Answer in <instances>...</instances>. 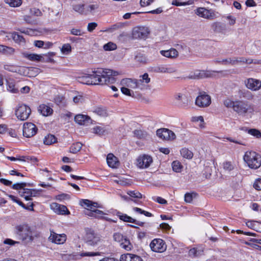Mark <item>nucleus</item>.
<instances>
[{
	"label": "nucleus",
	"instance_id": "26",
	"mask_svg": "<svg viewBox=\"0 0 261 261\" xmlns=\"http://www.w3.org/2000/svg\"><path fill=\"white\" fill-rule=\"evenodd\" d=\"M194 0H172L171 4L175 6H185L193 4Z\"/></svg>",
	"mask_w": 261,
	"mask_h": 261
},
{
	"label": "nucleus",
	"instance_id": "42",
	"mask_svg": "<svg viewBox=\"0 0 261 261\" xmlns=\"http://www.w3.org/2000/svg\"><path fill=\"white\" fill-rule=\"evenodd\" d=\"M117 48V45L116 44L109 42L108 43L105 44L103 45V49L105 50H114Z\"/></svg>",
	"mask_w": 261,
	"mask_h": 261
},
{
	"label": "nucleus",
	"instance_id": "32",
	"mask_svg": "<svg viewBox=\"0 0 261 261\" xmlns=\"http://www.w3.org/2000/svg\"><path fill=\"white\" fill-rule=\"evenodd\" d=\"M93 133L97 134L98 135L101 136L105 134H107L109 132V130L107 128L104 127H101L100 126H96L93 128Z\"/></svg>",
	"mask_w": 261,
	"mask_h": 261
},
{
	"label": "nucleus",
	"instance_id": "6",
	"mask_svg": "<svg viewBox=\"0 0 261 261\" xmlns=\"http://www.w3.org/2000/svg\"><path fill=\"white\" fill-rule=\"evenodd\" d=\"M211 103V96L205 92H200L195 100V105L199 107H207Z\"/></svg>",
	"mask_w": 261,
	"mask_h": 261
},
{
	"label": "nucleus",
	"instance_id": "45",
	"mask_svg": "<svg viewBox=\"0 0 261 261\" xmlns=\"http://www.w3.org/2000/svg\"><path fill=\"white\" fill-rule=\"evenodd\" d=\"M73 10L79 13L80 14H83L84 12V4H76L73 6Z\"/></svg>",
	"mask_w": 261,
	"mask_h": 261
},
{
	"label": "nucleus",
	"instance_id": "56",
	"mask_svg": "<svg viewBox=\"0 0 261 261\" xmlns=\"http://www.w3.org/2000/svg\"><path fill=\"white\" fill-rule=\"evenodd\" d=\"M142 79L138 80V81H141V85H142V83L144 82L145 83L147 84L150 82V79L148 77V74L147 73H144L143 75L140 76Z\"/></svg>",
	"mask_w": 261,
	"mask_h": 261
},
{
	"label": "nucleus",
	"instance_id": "64",
	"mask_svg": "<svg viewBox=\"0 0 261 261\" xmlns=\"http://www.w3.org/2000/svg\"><path fill=\"white\" fill-rule=\"evenodd\" d=\"M97 26L96 22L89 23L87 27V30L89 32H92Z\"/></svg>",
	"mask_w": 261,
	"mask_h": 261
},
{
	"label": "nucleus",
	"instance_id": "9",
	"mask_svg": "<svg viewBox=\"0 0 261 261\" xmlns=\"http://www.w3.org/2000/svg\"><path fill=\"white\" fill-rule=\"evenodd\" d=\"M100 241V236L92 230H89L86 233V243L90 246H95Z\"/></svg>",
	"mask_w": 261,
	"mask_h": 261
},
{
	"label": "nucleus",
	"instance_id": "14",
	"mask_svg": "<svg viewBox=\"0 0 261 261\" xmlns=\"http://www.w3.org/2000/svg\"><path fill=\"white\" fill-rule=\"evenodd\" d=\"M121 84L123 86L133 89L139 88H141V81H138V80L136 79L126 78L121 80Z\"/></svg>",
	"mask_w": 261,
	"mask_h": 261
},
{
	"label": "nucleus",
	"instance_id": "31",
	"mask_svg": "<svg viewBox=\"0 0 261 261\" xmlns=\"http://www.w3.org/2000/svg\"><path fill=\"white\" fill-rule=\"evenodd\" d=\"M83 144L80 142L72 144L69 148V152L72 153H76L82 149Z\"/></svg>",
	"mask_w": 261,
	"mask_h": 261
},
{
	"label": "nucleus",
	"instance_id": "63",
	"mask_svg": "<svg viewBox=\"0 0 261 261\" xmlns=\"http://www.w3.org/2000/svg\"><path fill=\"white\" fill-rule=\"evenodd\" d=\"M226 18L229 20V25H233L236 23V18L235 17L229 15L227 16Z\"/></svg>",
	"mask_w": 261,
	"mask_h": 261
},
{
	"label": "nucleus",
	"instance_id": "41",
	"mask_svg": "<svg viewBox=\"0 0 261 261\" xmlns=\"http://www.w3.org/2000/svg\"><path fill=\"white\" fill-rule=\"evenodd\" d=\"M201 250H198L195 248H193L189 251V255L192 257L198 256L201 255Z\"/></svg>",
	"mask_w": 261,
	"mask_h": 261
},
{
	"label": "nucleus",
	"instance_id": "20",
	"mask_svg": "<svg viewBox=\"0 0 261 261\" xmlns=\"http://www.w3.org/2000/svg\"><path fill=\"white\" fill-rule=\"evenodd\" d=\"M107 162L108 166L113 168H116L119 165L118 159L112 153L107 155Z\"/></svg>",
	"mask_w": 261,
	"mask_h": 261
},
{
	"label": "nucleus",
	"instance_id": "54",
	"mask_svg": "<svg viewBox=\"0 0 261 261\" xmlns=\"http://www.w3.org/2000/svg\"><path fill=\"white\" fill-rule=\"evenodd\" d=\"M27 186V183H16L13 185L12 188L14 190H21Z\"/></svg>",
	"mask_w": 261,
	"mask_h": 261
},
{
	"label": "nucleus",
	"instance_id": "25",
	"mask_svg": "<svg viewBox=\"0 0 261 261\" xmlns=\"http://www.w3.org/2000/svg\"><path fill=\"white\" fill-rule=\"evenodd\" d=\"M238 93L240 98H244L250 100H252L254 97L251 92L245 89L239 90Z\"/></svg>",
	"mask_w": 261,
	"mask_h": 261
},
{
	"label": "nucleus",
	"instance_id": "40",
	"mask_svg": "<svg viewBox=\"0 0 261 261\" xmlns=\"http://www.w3.org/2000/svg\"><path fill=\"white\" fill-rule=\"evenodd\" d=\"M121 246L123 248L127 251L130 250L132 248V245L129 241L126 238H125L124 241L121 243Z\"/></svg>",
	"mask_w": 261,
	"mask_h": 261
},
{
	"label": "nucleus",
	"instance_id": "11",
	"mask_svg": "<svg viewBox=\"0 0 261 261\" xmlns=\"http://www.w3.org/2000/svg\"><path fill=\"white\" fill-rule=\"evenodd\" d=\"M50 234L48 237V240L54 243L62 244L66 240V236L65 234H57L53 230H50Z\"/></svg>",
	"mask_w": 261,
	"mask_h": 261
},
{
	"label": "nucleus",
	"instance_id": "59",
	"mask_svg": "<svg viewBox=\"0 0 261 261\" xmlns=\"http://www.w3.org/2000/svg\"><path fill=\"white\" fill-rule=\"evenodd\" d=\"M98 8V5L97 4H91L88 5L86 9L87 11H90L91 13H93L95 10Z\"/></svg>",
	"mask_w": 261,
	"mask_h": 261
},
{
	"label": "nucleus",
	"instance_id": "28",
	"mask_svg": "<svg viewBox=\"0 0 261 261\" xmlns=\"http://www.w3.org/2000/svg\"><path fill=\"white\" fill-rule=\"evenodd\" d=\"M11 37L13 40L17 43L20 44H24L25 43V39L22 36L20 35L17 32H13L11 33Z\"/></svg>",
	"mask_w": 261,
	"mask_h": 261
},
{
	"label": "nucleus",
	"instance_id": "34",
	"mask_svg": "<svg viewBox=\"0 0 261 261\" xmlns=\"http://www.w3.org/2000/svg\"><path fill=\"white\" fill-rule=\"evenodd\" d=\"M57 141V138L55 136L49 134L45 137L44 139V143L45 145H49L56 142Z\"/></svg>",
	"mask_w": 261,
	"mask_h": 261
},
{
	"label": "nucleus",
	"instance_id": "30",
	"mask_svg": "<svg viewBox=\"0 0 261 261\" xmlns=\"http://www.w3.org/2000/svg\"><path fill=\"white\" fill-rule=\"evenodd\" d=\"M7 89L12 93H16L18 92V89L15 87V82L13 80L7 81Z\"/></svg>",
	"mask_w": 261,
	"mask_h": 261
},
{
	"label": "nucleus",
	"instance_id": "3",
	"mask_svg": "<svg viewBox=\"0 0 261 261\" xmlns=\"http://www.w3.org/2000/svg\"><path fill=\"white\" fill-rule=\"evenodd\" d=\"M243 160L251 169H257L261 166V155L255 151H246Z\"/></svg>",
	"mask_w": 261,
	"mask_h": 261
},
{
	"label": "nucleus",
	"instance_id": "15",
	"mask_svg": "<svg viewBox=\"0 0 261 261\" xmlns=\"http://www.w3.org/2000/svg\"><path fill=\"white\" fill-rule=\"evenodd\" d=\"M195 13L199 17L207 19H212L214 16V13L211 10H207L203 7L197 8L195 10Z\"/></svg>",
	"mask_w": 261,
	"mask_h": 261
},
{
	"label": "nucleus",
	"instance_id": "21",
	"mask_svg": "<svg viewBox=\"0 0 261 261\" xmlns=\"http://www.w3.org/2000/svg\"><path fill=\"white\" fill-rule=\"evenodd\" d=\"M91 111L100 117H107L108 115L106 108L102 106L94 107L92 108Z\"/></svg>",
	"mask_w": 261,
	"mask_h": 261
},
{
	"label": "nucleus",
	"instance_id": "52",
	"mask_svg": "<svg viewBox=\"0 0 261 261\" xmlns=\"http://www.w3.org/2000/svg\"><path fill=\"white\" fill-rule=\"evenodd\" d=\"M132 254L131 253H126L121 255L120 261H131Z\"/></svg>",
	"mask_w": 261,
	"mask_h": 261
},
{
	"label": "nucleus",
	"instance_id": "51",
	"mask_svg": "<svg viewBox=\"0 0 261 261\" xmlns=\"http://www.w3.org/2000/svg\"><path fill=\"white\" fill-rule=\"evenodd\" d=\"M223 104L226 107L228 108H232L233 109V106H234L235 102L227 98L224 100Z\"/></svg>",
	"mask_w": 261,
	"mask_h": 261
},
{
	"label": "nucleus",
	"instance_id": "18",
	"mask_svg": "<svg viewBox=\"0 0 261 261\" xmlns=\"http://www.w3.org/2000/svg\"><path fill=\"white\" fill-rule=\"evenodd\" d=\"M74 121L80 125H88L91 123V118L87 115L78 114L74 117Z\"/></svg>",
	"mask_w": 261,
	"mask_h": 261
},
{
	"label": "nucleus",
	"instance_id": "37",
	"mask_svg": "<svg viewBox=\"0 0 261 261\" xmlns=\"http://www.w3.org/2000/svg\"><path fill=\"white\" fill-rule=\"evenodd\" d=\"M172 167L174 171L176 172H180L182 166L179 161H174L172 163Z\"/></svg>",
	"mask_w": 261,
	"mask_h": 261
},
{
	"label": "nucleus",
	"instance_id": "36",
	"mask_svg": "<svg viewBox=\"0 0 261 261\" xmlns=\"http://www.w3.org/2000/svg\"><path fill=\"white\" fill-rule=\"evenodd\" d=\"M134 136L138 139H143L147 137V134L146 132L141 129H136L133 132Z\"/></svg>",
	"mask_w": 261,
	"mask_h": 261
},
{
	"label": "nucleus",
	"instance_id": "17",
	"mask_svg": "<svg viewBox=\"0 0 261 261\" xmlns=\"http://www.w3.org/2000/svg\"><path fill=\"white\" fill-rule=\"evenodd\" d=\"M176 105L180 108H185L188 106V99L184 94L177 93L175 95Z\"/></svg>",
	"mask_w": 261,
	"mask_h": 261
},
{
	"label": "nucleus",
	"instance_id": "53",
	"mask_svg": "<svg viewBox=\"0 0 261 261\" xmlns=\"http://www.w3.org/2000/svg\"><path fill=\"white\" fill-rule=\"evenodd\" d=\"M24 193H25V195L27 196L34 197L37 194V191L36 190L24 189Z\"/></svg>",
	"mask_w": 261,
	"mask_h": 261
},
{
	"label": "nucleus",
	"instance_id": "23",
	"mask_svg": "<svg viewBox=\"0 0 261 261\" xmlns=\"http://www.w3.org/2000/svg\"><path fill=\"white\" fill-rule=\"evenodd\" d=\"M38 111L44 116H48L52 114L53 109L49 106L45 105H40L38 109Z\"/></svg>",
	"mask_w": 261,
	"mask_h": 261
},
{
	"label": "nucleus",
	"instance_id": "50",
	"mask_svg": "<svg viewBox=\"0 0 261 261\" xmlns=\"http://www.w3.org/2000/svg\"><path fill=\"white\" fill-rule=\"evenodd\" d=\"M196 193H187L185 195V201L187 203H191L193 198V196H195Z\"/></svg>",
	"mask_w": 261,
	"mask_h": 261
},
{
	"label": "nucleus",
	"instance_id": "13",
	"mask_svg": "<svg viewBox=\"0 0 261 261\" xmlns=\"http://www.w3.org/2000/svg\"><path fill=\"white\" fill-rule=\"evenodd\" d=\"M152 162V158L149 155L144 154L139 156L137 159V166L140 168H147Z\"/></svg>",
	"mask_w": 261,
	"mask_h": 261
},
{
	"label": "nucleus",
	"instance_id": "33",
	"mask_svg": "<svg viewBox=\"0 0 261 261\" xmlns=\"http://www.w3.org/2000/svg\"><path fill=\"white\" fill-rule=\"evenodd\" d=\"M241 129L245 131H247L248 134L255 137L257 138H259L261 137V132L258 129L255 128H251L248 129L247 128H242Z\"/></svg>",
	"mask_w": 261,
	"mask_h": 261
},
{
	"label": "nucleus",
	"instance_id": "62",
	"mask_svg": "<svg viewBox=\"0 0 261 261\" xmlns=\"http://www.w3.org/2000/svg\"><path fill=\"white\" fill-rule=\"evenodd\" d=\"M4 69L7 71L13 72H17V70L14 66L13 65H5L4 67Z\"/></svg>",
	"mask_w": 261,
	"mask_h": 261
},
{
	"label": "nucleus",
	"instance_id": "35",
	"mask_svg": "<svg viewBox=\"0 0 261 261\" xmlns=\"http://www.w3.org/2000/svg\"><path fill=\"white\" fill-rule=\"evenodd\" d=\"M180 153L184 158L188 159H191L193 156V152L186 148L181 149Z\"/></svg>",
	"mask_w": 261,
	"mask_h": 261
},
{
	"label": "nucleus",
	"instance_id": "38",
	"mask_svg": "<svg viewBox=\"0 0 261 261\" xmlns=\"http://www.w3.org/2000/svg\"><path fill=\"white\" fill-rule=\"evenodd\" d=\"M6 3L13 7H19L21 4V0H5Z\"/></svg>",
	"mask_w": 261,
	"mask_h": 261
},
{
	"label": "nucleus",
	"instance_id": "22",
	"mask_svg": "<svg viewBox=\"0 0 261 261\" xmlns=\"http://www.w3.org/2000/svg\"><path fill=\"white\" fill-rule=\"evenodd\" d=\"M23 57L30 61L36 62H41L42 59H43V57L42 55L29 54L28 53H23Z\"/></svg>",
	"mask_w": 261,
	"mask_h": 261
},
{
	"label": "nucleus",
	"instance_id": "29",
	"mask_svg": "<svg viewBox=\"0 0 261 261\" xmlns=\"http://www.w3.org/2000/svg\"><path fill=\"white\" fill-rule=\"evenodd\" d=\"M175 69L172 67H168L166 66L161 65L158 66L155 69L156 72L162 73H172L175 71Z\"/></svg>",
	"mask_w": 261,
	"mask_h": 261
},
{
	"label": "nucleus",
	"instance_id": "19",
	"mask_svg": "<svg viewBox=\"0 0 261 261\" xmlns=\"http://www.w3.org/2000/svg\"><path fill=\"white\" fill-rule=\"evenodd\" d=\"M51 207L54 212L58 214L66 215L69 214V212L66 206L63 205L54 203L51 204Z\"/></svg>",
	"mask_w": 261,
	"mask_h": 261
},
{
	"label": "nucleus",
	"instance_id": "47",
	"mask_svg": "<svg viewBox=\"0 0 261 261\" xmlns=\"http://www.w3.org/2000/svg\"><path fill=\"white\" fill-rule=\"evenodd\" d=\"M30 13L31 15L41 16L42 15V12L38 8H33L30 9Z\"/></svg>",
	"mask_w": 261,
	"mask_h": 261
},
{
	"label": "nucleus",
	"instance_id": "1",
	"mask_svg": "<svg viewBox=\"0 0 261 261\" xmlns=\"http://www.w3.org/2000/svg\"><path fill=\"white\" fill-rule=\"evenodd\" d=\"M118 72L109 69L94 68L91 73H84L76 77L78 82L87 85H108L114 83Z\"/></svg>",
	"mask_w": 261,
	"mask_h": 261
},
{
	"label": "nucleus",
	"instance_id": "58",
	"mask_svg": "<svg viewBox=\"0 0 261 261\" xmlns=\"http://www.w3.org/2000/svg\"><path fill=\"white\" fill-rule=\"evenodd\" d=\"M100 255V253L97 252H82L80 254V256H82V257H84V256H96V255Z\"/></svg>",
	"mask_w": 261,
	"mask_h": 261
},
{
	"label": "nucleus",
	"instance_id": "60",
	"mask_svg": "<svg viewBox=\"0 0 261 261\" xmlns=\"http://www.w3.org/2000/svg\"><path fill=\"white\" fill-rule=\"evenodd\" d=\"M253 187L256 190L259 191L261 190V179L258 178L256 179L253 184Z\"/></svg>",
	"mask_w": 261,
	"mask_h": 261
},
{
	"label": "nucleus",
	"instance_id": "44",
	"mask_svg": "<svg viewBox=\"0 0 261 261\" xmlns=\"http://www.w3.org/2000/svg\"><path fill=\"white\" fill-rule=\"evenodd\" d=\"M61 51L65 55H67L71 51V47L70 44L66 43L63 45L61 48Z\"/></svg>",
	"mask_w": 261,
	"mask_h": 261
},
{
	"label": "nucleus",
	"instance_id": "4",
	"mask_svg": "<svg viewBox=\"0 0 261 261\" xmlns=\"http://www.w3.org/2000/svg\"><path fill=\"white\" fill-rule=\"evenodd\" d=\"M31 113L30 108L24 104L19 105L15 111L16 117L22 121L27 120L29 117Z\"/></svg>",
	"mask_w": 261,
	"mask_h": 261
},
{
	"label": "nucleus",
	"instance_id": "43",
	"mask_svg": "<svg viewBox=\"0 0 261 261\" xmlns=\"http://www.w3.org/2000/svg\"><path fill=\"white\" fill-rule=\"evenodd\" d=\"M223 169L225 171L229 172L234 169V166L230 162L226 161L223 163Z\"/></svg>",
	"mask_w": 261,
	"mask_h": 261
},
{
	"label": "nucleus",
	"instance_id": "24",
	"mask_svg": "<svg viewBox=\"0 0 261 261\" xmlns=\"http://www.w3.org/2000/svg\"><path fill=\"white\" fill-rule=\"evenodd\" d=\"M80 203L83 207L86 208L87 210L99 207L98 203L92 202L88 199L82 200Z\"/></svg>",
	"mask_w": 261,
	"mask_h": 261
},
{
	"label": "nucleus",
	"instance_id": "10",
	"mask_svg": "<svg viewBox=\"0 0 261 261\" xmlns=\"http://www.w3.org/2000/svg\"><path fill=\"white\" fill-rule=\"evenodd\" d=\"M149 32V30L147 27H137L133 30V37L136 39H145L147 37Z\"/></svg>",
	"mask_w": 261,
	"mask_h": 261
},
{
	"label": "nucleus",
	"instance_id": "46",
	"mask_svg": "<svg viewBox=\"0 0 261 261\" xmlns=\"http://www.w3.org/2000/svg\"><path fill=\"white\" fill-rule=\"evenodd\" d=\"M127 194L131 197L140 199L142 197V194L137 191H129Z\"/></svg>",
	"mask_w": 261,
	"mask_h": 261
},
{
	"label": "nucleus",
	"instance_id": "27",
	"mask_svg": "<svg viewBox=\"0 0 261 261\" xmlns=\"http://www.w3.org/2000/svg\"><path fill=\"white\" fill-rule=\"evenodd\" d=\"M169 129L167 128L158 129L156 130V135L163 140H169Z\"/></svg>",
	"mask_w": 261,
	"mask_h": 261
},
{
	"label": "nucleus",
	"instance_id": "2",
	"mask_svg": "<svg viewBox=\"0 0 261 261\" xmlns=\"http://www.w3.org/2000/svg\"><path fill=\"white\" fill-rule=\"evenodd\" d=\"M13 233L16 239L25 245L31 244L35 239L40 237V233L27 223L16 225Z\"/></svg>",
	"mask_w": 261,
	"mask_h": 261
},
{
	"label": "nucleus",
	"instance_id": "48",
	"mask_svg": "<svg viewBox=\"0 0 261 261\" xmlns=\"http://www.w3.org/2000/svg\"><path fill=\"white\" fill-rule=\"evenodd\" d=\"M114 240L118 242H122L124 241V239L125 238L124 236L119 232L114 233L113 234Z\"/></svg>",
	"mask_w": 261,
	"mask_h": 261
},
{
	"label": "nucleus",
	"instance_id": "49",
	"mask_svg": "<svg viewBox=\"0 0 261 261\" xmlns=\"http://www.w3.org/2000/svg\"><path fill=\"white\" fill-rule=\"evenodd\" d=\"M23 20L29 24H35L36 23V20H35L32 16L29 15H25L23 16Z\"/></svg>",
	"mask_w": 261,
	"mask_h": 261
},
{
	"label": "nucleus",
	"instance_id": "12",
	"mask_svg": "<svg viewBox=\"0 0 261 261\" xmlns=\"http://www.w3.org/2000/svg\"><path fill=\"white\" fill-rule=\"evenodd\" d=\"M246 87L252 91H258L261 88V81L259 80L249 78L245 81Z\"/></svg>",
	"mask_w": 261,
	"mask_h": 261
},
{
	"label": "nucleus",
	"instance_id": "57",
	"mask_svg": "<svg viewBox=\"0 0 261 261\" xmlns=\"http://www.w3.org/2000/svg\"><path fill=\"white\" fill-rule=\"evenodd\" d=\"M121 91L123 94L127 96H132V94H134L133 91H132L128 88L125 87L124 86L121 88Z\"/></svg>",
	"mask_w": 261,
	"mask_h": 261
},
{
	"label": "nucleus",
	"instance_id": "8",
	"mask_svg": "<svg viewBox=\"0 0 261 261\" xmlns=\"http://www.w3.org/2000/svg\"><path fill=\"white\" fill-rule=\"evenodd\" d=\"M37 126L31 122H26L23 126V135L27 138H30L35 135L37 132Z\"/></svg>",
	"mask_w": 261,
	"mask_h": 261
},
{
	"label": "nucleus",
	"instance_id": "55",
	"mask_svg": "<svg viewBox=\"0 0 261 261\" xmlns=\"http://www.w3.org/2000/svg\"><path fill=\"white\" fill-rule=\"evenodd\" d=\"M16 203L19 205L21 206V207H22L24 209H26V210H29V211H34V209H33L34 204L32 202H31V203L30 204L31 207H26V205L22 202L20 201L19 200H18V201H16Z\"/></svg>",
	"mask_w": 261,
	"mask_h": 261
},
{
	"label": "nucleus",
	"instance_id": "5",
	"mask_svg": "<svg viewBox=\"0 0 261 261\" xmlns=\"http://www.w3.org/2000/svg\"><path fill=\"white\" fill-rule=\"evenodd\" d=\"M150 247L152 251L155 252H163L166 250L167 246L161 239H154L150 244Z\"/></svg>",
	"mask_w": 261,
	"mask_h": 261
},
{
	"label": "nucleus",
	"instance_id": "16",
	"mask_svg": "<svg viewBox=\"0 0 261 261\" xmlns=\"http://www.w3.org/2000/svg\"><path fill=\"white\" fill-rule=\"evenodd\" d=\"M116 215L121 220L124 222L135 223L140 226H143L145 224V223L143 222L137 221L131 217L127 215L126 214H123L119 211H116Z\"/></svg>",
	"mask_w": 261,
	"mask_h": 261
},
{
	"label": "nucleus",
	"instance_id": "61",
	"mask_svg": "<svg viewBox=\"0 0 261 261\" xmlns=\"http://www.w3.org/2000/svg\"><path fill=\"white\" fill-rule=\"evenodd\" d=\"M20 242L19 241H14L10 239H7L4 241V243L5 244H8L10 245H14L15 244H20Z\"/></svg>",
	"mask_w": 261,
	"mask_h": 261
},
{
	"label": "nucleus",
	"instance_id": "7",
	"mask_svg": "<svg viewBox=\"0 0 261 261\" xmlns=\"http://www.w3.org/2000/svg\"><path fill=\"white\" fill-rule=\"evenodd\" d=\"M251 109V105L248 102L244 101H236L233 106V110L239 114L247 113L249 110Z\"/></svg>",
	"mask_w": 261,
	"mask_h": 261
},
{
	"label": "nucleus",
	"instance_id": "39",
	"mask_svg": "<svg viewBox=\"0 0 261 261\" xmlns=\"http://www.w3.org/2000/svg\"><path fill=\"white\" fill-rule=\"evenodd\" d=\"M217 62L220 63L223 65H228L230 64L232 65H235V60L234 57L232 58H229L228 59L222 60V61H217Z\"/></svg>",
	"mask_w": 261,
	"mask_h": 261
}]
</instances>
